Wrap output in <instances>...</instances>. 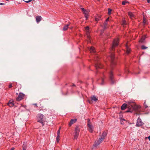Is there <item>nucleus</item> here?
<instances>
[{"mask_svg":"<svg viewBox=\"0 0 150 150\" xmlns=\"http://www.w3.org/2000/svg\"><path fill=\"white\" fill-rule=\"evenodd\" d=\"M109 20V17H108L107 18V19L105 20V22L103 24V25H107L108 22Z\"/></svg>","mask_w":150,"mask_h":150,"instance_id":"nucleus-23","label":"nucleus"},{"mask_svg":"<svg viewBox=\"0 0 150 150\" xmlns=\"http://www.w3.org/2000/svg\"><path fill=\"white\" fill-rule=\"evenodd\" d=\"M107 25H103V29H105L107 28Z\"/></svg>","mask_w":150,"mask_h":150,"instance_id":"nucleus-39","label":"nucleus"},{"mask_svg":"<svg viewBox=\"0 0 150 150\" xmlns=\"http://www.w3.org/2000/svg\"><path fill=\"white\" fill-rule=\"evenodd\" d=\"M144 106L145 108H146L148 107V106L146 105V101H145L144 102Z\"/></svg>","mask_w":150,"mask_h":150,"instance_id":"nucleus-31","label":"nucleus"},{"mask_svg":"<svg viewBox=\"0 0 150 150\" xmlns=\"http://www.w3.org/2000/svg\"><path fill=\"white\" fill-rule=\"evenodd\" d=\"M109 78L111 84H113L116 83V81L114 79L113 72L111 70L109 72Z\"/></svg>","mask_w":150,"mask_h":150,"instance_id":"nucleus-3","label":"nucleus"},{"mask_svg":"<svg viewBox=\"0 0 150 150\" xmlns=\"http://www.w3.org/2000/svg\"><path fill=\"white\" fill-rule=\"evenodd\" d=\"M102 83H101V85H103L104 84V81H103V79H102Z\"/></svg>","mask_w":150,"mask_h":150,"instance_id":"nucleus-41","label":"nucleus"},{"mask_svg":"<svg viewBox=\"0 0 150 150\" xmlns=\"http://www.w3.org/2000/svg\"><path fill=\"white\" fill-rule=\"evenodd\" d=\"M122 21H123V24H124V25H125L126 24V21L125 20H123Z\"/></svg>","mask_w":150,"mask_h":150,"instance_id":"nucleus-38","label":"nucleus"},{"mask_svg":"<svg viewBox=\"0 0 150 150\" xmlns=\"http://www.w3.org/2000/svg\"><path fill=\"white\" fill-rule=\"evenodd\" d=\"M87 126L88 127V130L90 132L92 133L93 131V125L91 124L90 120V119H88Z\"/></svg>","mask_w":150,"mask_h":150,"instance_id":"nucleus-7","label":"nucleus"},{"mask_svg":"<svg viewBox=\"0 0 150 150\" xmlns=\"http://www.w3.org/2000/svg\"><path fill=\"white\" fill-rule=\"evenodd\" d=\"M12 87V84L11 83H10L8 86V87L9 88H11Z\"/></svg>","mask_w":150,"mask_h":150,"instance_id":"nucleus-42","label":"nucleus"},{"mask_svg":"<svg viewBox=\"0 0 150 150\" xmlns=\"http://www.w3.org/2000/svg\"><path fill=\"white\" fill-rule=\"evenodd\" d=\"M72 86H75V84H73L72 85Z\"/></svg>","mask_w":150,"mask_h":150,"instance_id":"nucleus-48","label":"nucleus"},{"mask_svg":"<svg viewBox=\"0 0 150 150\" xmlns=\"http://www.w3.org/2000/svg\"><path fill=\"white\" fill-rule=\"evenodd\" d=\"M146 38V35H144L142 36L139 40V42L141 43H143L145 42V40Z\"/></svg>","mask_w":150,"mask_h":150,"instance_id":"nucleus-14","label":"nucleus"},{"mask_svg":"<svg viewBox=\"0 0 150 150\" xmlns=\"http://www.w3.org/2000/svg\"><path fill=\"white\" fill-rule=\"evenodd\" d=\"M89 51L91 53H94L96 52L94 48L93 47H91L89 49Z\"/></svg>","mask_w":150,"mask_h":150,"instance_id":"nucleus-17","label":"nucleus"},{"mask_svg":"<svg viewBox=\"0 0 150 150\" xmlns=\"http://www.w3.org/2000/svg\"><path fill=\"white\" fill-rule=\"evenodd\" d=\"M110 58H111V67L112 68L113 67L115 66L116 64V62L114 60L115 59V55L114 54L112 53L111 54Z\"/></svg>","mask_w":150,"mask_h":150,"instance_id":"nucleus-6","label":"nucleus"},{"mask_svg":"<svg viewBox=\"0 0 150 150\" xmlns=\"http://www.w3.org/2000/svg\"><path fill=\"white\" fill-rule=\"evenodd\" d=\"M80 131V128L78 126H76L75 128L74 139H77L78 137Z\"/></svg>","mask_w":150,"mask_h":150,"instance_id":"nucleus-5","label":"nucleus"},{"mask_svg":"<svg viewBox=\"0 0 150 150\" xmlns=\"http://www.w3.org/2000/svg\"><path fill=\"white\" fill-rule=\"evenodd\" d=\"M85 17L86 18V19H87L88 17V14L84 15Z\"/></svg>","mask_w":150,"mask_h":150,"instance_id":"nucleus-33","label":"nucleus"},{"mask_svg":"<svg viewBox=\"0 0 150 150\" xmlns=\"http://www.w3.org/2000/svg\"><path fill=\"white\" fill-rule=\"evenodd\" d=\"M36 19L37 22L38 23L41 20L42 18L40 16H38L36 17Z\"/></svg>","mask_w":150,"mask_h":150,"instance_id":"nucleus-16","label":"nucleus"},{"mask_svg":"<svg viewBox=\"0 0 150 150\" xmlns=\"http://www.w3.org/2000/svg\"><path fill=\"white\" fill-rule=\"evenodd\" d=\"M60 129H58V130L57 132V135H60Z\"/></svg>","mask_w":150,"mask_h":150,"instance_id":"nucleus-34","label":"nucleus"},{"mask_svg":"<svg viewBox=\"0 0 150 150\" xmlns=\"http://www.w3.org/2000/svg\"><path fill=\"white\" fill-rule=\"evenodd\" d=\"M34 105H35L36 107H37V104H36V103H35V104H34Z\"/></svg>","mask_w":150,"mask_h":150,"instance_id":"nucleus-47","label":"nucleus"},{"mask_svg":"<svg viewBox=\"0 0 150 150\" xmlns=\"http://www.w3.org/2000/svg\"><path fill=\"white\" fill-rule=\"evenodd\" d=\"M89 27L88 26H87L85 28V29L86 31H89Z\"/></svg>","mask_w":150,"mask_h":150,"instance_id":"nucleus-30","label":"nucleus"},{"mask_svg":"<svg viewBox=\"0 0 150 150\" xmlns=\"http://www.w3.org/2000/svg\"><path fill=\"white\" fill-rule=\"evenodd\" d=\"M25 95L22 93L19 94L18 97L16 98V100L17 101H20L23 99Z\"/></svg>","mask_w":150,"mask_h":150,"instance_id":"nucleus-9","label":"nucleus"},{"mask_svg":"<svg viewBox=\"0 0 150 150\" xmlns=\"http://www.w3.org/2000/svg\"><path fill=\"white\" fill-rule=\"evenodd\" d=\"M148 138L149 141H150V135L148 137Z\"/></svg>","mask_w":150,"mask_h":150,"instance_id":"nucleus-45","label":"nucleus"},{"mask_svg":"<svg viewBox=\"0 0 150 150\" xmlns=\"http://www.w3.org/2000/svg\"><path fill=\"white\" fill-rule=\"evenodd\" d=\"M14 150V148H11L10 150Z\"/></svg>","mask_w":150,"mask_h":150,"instance_id":"nucleus-46","label":"nucleus"},{"mask_svg":"<svg viewBox=\"0 0 150 150\" xmlns=\"http://www.w3.org/2000/svg\"><path fill=\"white\" fill-rule=\"evenodd\" d=\"M24 1L26 3H28L29 2H31L32 1V0H28V1Z\"/></svg>","mask_w":150,"mask_h":150,"instance_id":"nucleus-36","label":"nucleus"},{"mask_svg":"<svg viewBox=\"0 0 150 150\" xmlns=\"http://www.w3.org/2000/svg\"><path fill=\"white\" fill-rule=\"evenodd\" d=\"M121 124H122V122H121Z\"/></svg>","mask_w":150,"mask_h":150,"instance_id":"nucleus-53","label":"nucleus"},{"mask_svg":"<svg viewBox=\"0 0 150 150\" xmlns=\"http://www.w3.org/2000/svg\"><path fill=\"white\" fill-rule=\"evenodd\" d=\"M140 150H141V149Z\"/></svg>","mask_w":150,"mask_h":150,"instance_id":"nucleus-55","label":"nucleus"},{"mask_svg":"<svg viewBox=\"0 0 150 150\" xmlns=\"http://www.w3.org/2000/svg\"><path fill=\"white\" fill-rule=\"evenodd\" d=\"M70 23L69 22V24L64 26V27L63 28V30L64 31H65L67 30L68 27Z\"/></svg>","mask_w":150,"mask_h":150,"instance_id":"nucleus-18","label":"nucleus"},{"mask_svg":"<svg viewBox=\"0 0 150 150\" xmlns=\"http://www.w3.org/2000/svg\"><path fill=\"white\" fill-rule=\"evenodd\" d=\"M119 43V39L118 38H117L116 39H114V40L112 45L111 47V50L113 51L114 49V48L117 46L118 45Z\"/></svg>","mask_w":150,"mask_h":150,"instance_id":"nucleus-8","label":"nucleus"},{"mask_svg":"<svg viewBox=\"0 0 150 150\" xmlns=\"http://www.w3.org/2000/svg\"><path fill=\"white\" fill-rule=\"evenodd\" d=\"M95 67L96 69L98 68H102L103 67V66L101 64L100 62H98V60L96 61L95 62Z\"/></svg>","mask_w":150,"mask_h":150,"instance_id":"nucleus-10","label":"nucleus"},{"mask_svg":"<svg viewBox=\"0 0 150 150\" xmlns=\"http://www.w3.org/2000/svg\"><path fill=\"white\" fill-rule=\"evenodd\" d=\"M61 129V127H59V129H60H60Z\"/></svg>","mask_w":150,"mask_h":150,"instance_id":"nucleus-50","label":"nucleus"},{"mask_svg":"<svg viewBox=\"0 0 150 150\" xmlns=\"http://www.w3.org/2000/svg\"><path fill=\"white\" fill-rule=\"evenodd\" d=\"M139 73V72H138L137 73H136V74H138Z\"/></svg>","mask_w":150,"mask_h":150,"instance_id":"nucleus-51","label":"nucleus"},{"mask_svg":"<svg viewBox=\"0 0 150 150\" xmlns=\"http://www.w3.org/2000/svg\"><path fill=\"white\" fill-rule=\"evenodd\" d=\"M112 10L110 8H108V14L109 15H110L111 13V12L112 11Z\"/></svg>","mask_w":150,"mask_h":150,"instance_id":"nucleus-28","label":"nucleus"},{"mask_svg":"<svg viewBox=\"0 0 150 150\" xmlns=\"http://www.w3.org/2000/svg\"><path fill=\"white\" fill-rule=\"evenodd\" d=\"M5 4L0 3V5H4Z\"/></svg>","mask_w":150,"mask_h":150,"instance_id":"nucleus-44","label":"nucleus"},{"mask_svg":"<svg viewBox=\"0 0 150 150\" xmlns=\"http://www.w3.org/2000/svg\"><path fill=\"white\" fill-rule=\"evenodd\" d=\"M107 134V132L104 131L102 134L101 137L98 140L96 141L95 142L93 145L94 146L96 147L99 145L100 143L102 142L103 140L105 139Z\"/></svg>","mask_w":150,"mask_h":150,"instance_id":"nucleus-2","label":"nucleus"},{"mask_svg":"<svg viewBox=\"0 0 150 150\" xmlns=\"http://www.w3.org/2000/svg\"><path fill=\"white\" fill-rule=\"evenodd\" d=\"M59 137H60V135H57V137L56 138V141L57 142H59Z\"/></svg>","mask_w":150,"mask_h":150,"instance_id":"nucleus-25","label":"nucleus"},{"mask_svg":"<svg viewBox=\"0 0 150 150\" xmlns=\"http://www.w3.org/2000/svg\"><path fill=\"white\" fill-rule=\"evenodd\" d=\"M123 120H124V119H123Z\"/></svg>","mask_w":150,"mask_h":150,"instance_id":"nucleus-54","label":"nucleus"},{"mask_svg":"<svg viewBox=\"0 0 150 150\" xmlns=\"http://www.w3.org/2000/svg\"><path fill=\"white\" fill-rule=\"evenodd\" d=\"M128 103V105L126 103H124L121 106V109L122 110H125L127 108H128V110L125 111L126 112L132 113L135 108L138 109L140 108L139 105H135L134 106V104L133 102H129Z\"/></svg>","mask_w":150,"mask_h":150,"instance_id":"nucleus-1","label":"nucleus"},{"mask_svg":"<svg viewBox=\"0 0 150 150\" xmlns=\"http://www.w3.org/2000/svg\"><path fill=\"white\" fill-rule=\"evenodd\" d=\"M90 33L89 31H86V34L87 36V37L88 38H89V34H90Z\"/></svg>","mask_w":150,"mask_h":150,"instance_id":"nucleus-29","label":"nucleus"},{"mask_svg":"<svg viewBox=\"0 0 150 150\" xmlns=\"http://www.w3.org/2000/svg\"><path fill=\"white\" fill-rule=\"evenodd\" d=\"M147 2L148 3H150V0H147Z\"/></svg>","mask_w":150,"mask_h":150,"instance_id":"nucleus-43","label":"nucleus"},{"mask_svg":"<svg viewBox=\"0 0 150 150\" xmlns=\"http://www.w3.org/2000/svg\"><path fill=\"white\" fill-rule=\"evenodd\" d=\"M83 14H84V15H85V14H88V12L86 10L85 11H84L83 12Z\"/></svg>","mask_w":150,"mask_h":150,"instance_id":"nucleus-35","label":"nucleus"},{"mask_svg":"<svg viewBox=\"0 0 150 150\" xmlns=\"http://www.w3.org/2000/svg\"><path fill=\"white\" fill-rule=\"evenodd\" d=\"M101 16L100 15H98L96 16L95 18V20L96 21L98 22L100 20V18H101Z\"/></svg>","mask_w":150,"mask_h":150,"instance_id":"nucleus-19","label":"nucleus"},{"mask_svg":"<svg viewBox=\"0 0 150 150\" xmlns=\"http://www.w3.org/2000/svg\"><path fill=\"white\" fill-rule=\"evenodd\" d=\"M141 48L142 50H145L147 49V47H145L144 45H143L141 46Z\"/></svg>","mask_w":150,"mask_h":150,"instance_id":"nucleus-26","label":"nucleus"},{"mask_svg":"<svg viewBox=\"0 0 150 150\" xmlns=\"http://www.w3.org/2000/svg\"><path fill=\"white\" fill-rule=\"evenodd\" d=\"M128 16L130 17L131 18H132L134 17V15L132 12L130 11H129L128 12Z\"/></svg>","mask_w":150,"mask_h":150,"instance_id":"nucleus-21","label":"nucleus"},{"mask_svg":"<svg viewBox=\"0 0 150 150\" xmlns=\"http://www.w3.org/2000/svg\"><path fill=\"white\" fill-rule=\"evenodd\" d=\"M88 100L89 103L91 104L92 103V100Z\"/></svg>","mask_w":150,"mask_h":150,"instance_id":"nucleus-40","label":"nucleus"},{"mask_svg":"<svg viewBox=\"0 0 150 150\" xmlns=\"http://www.w3.org/2000/svg\"><path fill=\"white\" fill-rule=\"evenodd\" d=\"M37 118L38 119L37 122L40 123L42 125V126H43L44 125L45 122V121L43 120V115L41 114H38L37 116Z\"/></svg>","mask_w":150,"mask_h":150,"instance_id":"nucleus-4","label":"nucleus"},{"mask_svg":"<svg viewBox=\"0 0 150 150\" xmlns=\"http://www.w3.org/2000/svg\"><path fill=\"white\" fill-rule=\"evenodd\" d=\"M7 105L10 107H12L14 105V101L12 100H11L7 103Z\"/></svg>","mask_w":150,"mask_h":150,"instance_id":"nucleus-13","label":"nucleus"},{"mask_svg":"<svg viewBox=\"0 0 150 150\" xmlns=\"http://www.w3.org/2000/svg\"><path fill=\"white\" fill-rule=\"evenodd\" d=\"M126 52L128 54H129L130 51V49L129 48V47H128V45H126Z\"/></svg>","mask_w":150,"mask_h":150,"instance_id":"nucleus-22","label":"nucleus"},{"mask_svg":"<svg viewBox=\"0 0 150 150\" xmlns=\"http://www.w3.org/2000/svg\"><path fill=\"white\" fill-rule=\"evenodd\" d=\"M97 72H98V71L97 70L96 71V74H97Z\"/></svg>","mask_w":150,"mask_h":150,"instance_id":"nucleus-52","label":"nucleus"},{"mask_svg":"<svg viewBox=\"0 0 150 150\" xmlns=\"http://www.w3.org/2000/svg\"><path fill=\"white\" fill-rule=\"evenodd\" d=\"M129 3V2L126 1H123L122 2V5H125L127 3Z\"/></svg>","mask_w":150,"mask_h":150,"instance_id":"nucleus-27","label":"nucleus"},{"mask_svg":"<svg viewBox=\"0 0 150 150\" xmlns=\"http://www.w3.org/2000/svg\"><path fill=\"white\" fill-rule=\"evenodd\" d=\"M23 150H26L27 148V144L26 143L24 142L22 146Z\"/></svg>","mask_w":150,"mask_h":150,"instance_id":"nucleus-20","label":"nucleus"},{"mask_svg":"<svg viewBox=\"0 0 150 150\" xmlns=\"http://www.w3.org/2000/svg\"><path fill=\"white\" fill-rule=\"evenodd\" d=\"M129 71L128 70V69L127 68H126L125 69V73L126 74L129 73Z\"/></svg>","mask_w":150,"mask_h":150,"instance_id":"nucleus-24","label":"nucleus"},{"mask_svg":"<svg viewBox=\"0 0 150 150\" xmlns=\"http://www.w3.org/2000/svg\"><path fill=\"white\" fill-rule=\"evenodd\" d=\"M96 57H97L96 59H97L98 58V56H96Z\"/></svg>","mask_w":150,"mask_h":150,"instance_id":"nucleus-49","label":"nucleus"},{"mask_svg":"<svg viewBox=\"0 0 150 150\" xmlns=\"http://www.w3.org/2000/svg\"><path fill=\"white\" fill-rule=\"evenodd\" d=\"M144 124V123L142 121L141 119L139 117L137 120L136 126L137 127L141 126L143 125Z\"/></svg>","mask_w":150,"mask_h":150,"instance_id":"nucleus-11","label":"nucleus"},{"mask_svg":"<svg viewBox=\"0 0 150 150\" xmlns=\"http://www.w3.org/2000/svg\"><path fill=\"white\" fill-rule=\"evenodd\" d=\"M77 120V119L76 118H75L74 119H71L70 122H69L68 124V125L69 127H70L71 126V125L74 124V123H75L76 122Z\"/></svg>","mask_w":150,"mask_h":150,"instance_id":"nucleus-12","label":"nucleus"},{"mask_svg":"<svg viewBox=\"0 0 150 150\" xmlns=\"http://www.w3.org/2000/svg\"><path fill=\"white\" fill-rule=\"evenodd\" d=\"M146 20L145 18H143V23L144 24H145L146 23Z\"/></svg>","mask_w":150,"mask_h":150,"instance_id":"nucleus-32","label":"nucleus"},{"mask_svg":"<svg viewBox=\"0 0 150 150\" xmlns=\"http://www.w3.org/2000/svg\"><path fill=\"white\" fill-rule=\"evenodd\" d=\"M81 9L83 13L84 11H86V10L83 8H81Z\"/></svg>","mask_w":150,"mask_h":150,"instance_id":"nucleus-37","label":"nucleus"},{"mask_svg":"<svg viewBox=\"0 0 150 150\" xmlns=\"http://www.w3.org/2000/svg\"><path fill=\"white\" fill-rule=\"evenodd\" d=\"M91 100L96 101L98 100V98H97L95 96H93L91 97Z\"/></svg>","mask_w":150,"mask_h":150,"instance_id":"nucleus-15","label":"nucleus"}]
</instances>
